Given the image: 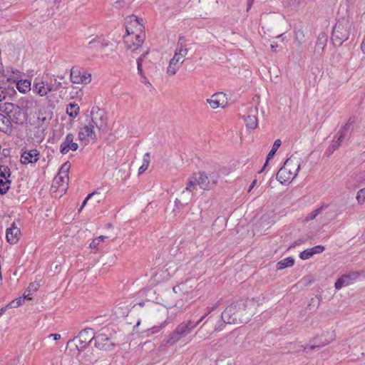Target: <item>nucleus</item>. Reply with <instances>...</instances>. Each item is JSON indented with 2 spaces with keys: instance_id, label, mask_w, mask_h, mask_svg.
<instances>
[{
  "instance_id": "1",
  "label": "nucleus",
  "mask_w": 365,
  "mask_h": 365,
  "mask_svg": "<svg viewBox=\"0 0 365 365\" xmlns=\"http://www.w3.org/2000/svg\"><path fill=\"white\" fill-rule=\"evenodd\" d=\"M256 303L253 299L240 300L226 307L221 317L224 322L228 324L246 323L253 315V309Z\"/></svg>"
},
{
  "instance_id": "2",
  "label": "nucleus",
  "mask_w": 365,
  "mask_h": 365,
  "mask_svg": "<svg viewBox=\"0 0 365 365\" xmlns=\"http://www.w3.org/2000/svg\"><path fill=\"white\" fill-rule=\"evenodd\" d=\"M219 178V174L215 172L195 173L188 178L187 190H197V185L204 190H212L216 187Z\"/></svg>"
},
{
  "instance_id": "3",
  "label": "nucleus",
  "mask_w": 365,
  "mask_h": 365,
  "mask_svg": "<svg viewBox=\"0 0 365 365\" xmlns=\"http://www.w3.org/2000/svg\"><path fill=\"white\" fill-rule=\"evenodd\" d=\"M353 20L349 16L339 18L331 34V41L335 45L341 46L346 41L353 29Z\"/></svg>"
},
{
  "instance_id": "4",
  "label": "nucleus",
  "mask_w": 365,
  "mask_h": 365,
  "mask_svg": "<svg viewBox=\"0 0 365 365\" xmlns=\"http://www.w3.org/2000/svg\"><path fill=\"white\" fill-rule=\"evenodd\" d=\"M143 19H139L135 16H129L126 20V32L128 36L124 37V43L126 44L127 50L132 51H136L144 41L143 34H136L135 36V41L130 43L129 36L133 34L134 31L132 27H138L139 31H142L143 29Z\"/></svg>"
},
{
  "instance_id": "5",
  "label": "nucleus",
  "mask_w": 365,
  "mask_h": 365,
  "mask_svg": "<svg viewBox=\"0 0 365 365\" xmlns=\"http://www.w3.org/2000/svg\"><path fill=\"white\" fill-rule=\"evenodd\" d=\"M300 168L297 158L292 155L286 160L284 165L279 170L277 174V179L282 184L290 182L296 178Z\"/></svg>"
},
{
  "instance_id": "6",
  "label": "nucleus",
  "mask_w": 365,
  "mask_h": 365,
  "mask_svg": "<svg viewBox=\"0 0 365 365\" xmlns=\"http://www.w3.org/2000/svg\"><path fill=\"white\" fill-rule=\"evenodd\" d=\"M196 327V324L190 320L187 322H182L178 324L175 330L170 334V337L166 341L165 344H174L178 342L180 339L187 336L191 331Z\"/></svg>"
},
{
  "instance_id": "7",
  "label": "nucleus",
  "mask_w": 365,
  "mask_h": 365,
  "mask_svg": "<svg viewBox=\"0 0 365 365\" xmlns=\"http://www.w3.org/2000/svg\"><path fill=\"white\" fill-rule=\"evenodd\" d=\"M103 331V329L101 330ZM94 341V346L99 350L109 351L113 349L115 344L111 341L110 337L101 331L93 335L89 342Z\"/></svg>"
},
{
  "instance_id": "8",
  "label": "nucleus",
  "mask_w": 365,
  "mask_h": 365,
  "mask_svg": "<svg viewBox=\"0 0 365 365\" xmlns=\"http://www.w3.org/2000/svg\"><path fill=\"white\" fill-rule=\"evenodd\" d=\"M94 128L101 130L106 126L107 118L105 111L99 108H93L91 112V120L88 121Z\"/></svg>"
},
{
  "instance_id": "9",
  "label": "nucleus",
  "mask_w": 365,
  "mask_h": 365,
  "mask_svg": "<svg viewBox=\"0 0 365 365\" xmlns=\"http://www.w3.org/2000/svg\"><path fill=\"white\" fill-rule=\"evenodd\" d=\"M71 81L73 83L88 84L91 81V75L84 70H81L78 67H73L71 70Z\"/></svg>"
},
{
  "instance_id": "10",
  "label": "nucleus",
  "mask_w": 365,
  "mask_h": 365,
  "mask_svg": "<svg viewBox=\"0 0 365 365\" xmlns=\"http://www.w3.org/2000/svg\"><path fill=\"white\" fill-rule=\"evenodd\" d=\"M11 170L6 165H0V194L4 195L10 188L11 180Z\"/></svg>"
},
{
  "instance_id": "11",
  "label": "nucleus",
  "mask_w": 365,
  "mask_h": 365,
  "mask_svg": "<svg viewBox=\"0 0 365 365\" xmlns=\"http://www.w3.org/2000/svg\"><path fill=\"white\" fill-rule=\"evenodd\" d=\"M361 273L359 271H350L343 274L335 282V288L340 289L344 287L353 284L360 276Z\"/></svg>"
},
{
  "instance_id": "12",
  "label": "nucleus",
  "mask_w": 365,
  "mask_h": 365,
  "mask_svg": "<svg viewBox=\"0 0 365 365\" xmlns=\"http://www.w3.org/2000/svg\"><path fill=\"white\" fill-rule=\"evenodd\" d=\"M96 138L97 135L95 128L89 122L81 128L78 132L79 140L81 141H86V143H88L90 140H96Z\"/></svg>"
},
{
  "instance_id": "13",
  "label": "nucleus",
  "mask_w": 365,
  "mask_h": 365,
  "mask_svg": "<svg viewBox=\"0 0 365 365\" xmlns=\"http://www.w3.org/2000/svg\"><path fill=\"white\" fill-rule=\"evenodd\" d=\"M324 336H325V334H323L319 336H316L310 341V343H311L310 346H302V347H303L304 350H305L308 348L310 349H314L315 348H320L325 345L329 344L331 341H332L335 339V334L333 332L331 333L330 337L329 339H327V338L324 339Z\"/></svg>"
},
{
  "instance_id": "14",
  "label": "nucleus",
  "mask_w": 365,
  "mask_h": 365,
  "mask_svg": "<svg viewBox=\"0 0 365 365\" xmlns=\"http://www.w3.org/2000/svg\"><path fill=\"white\" fill-rule=\"evenodd\" d=\"M93 334V329L88 328L82 330L78 335L73 339L75 341H78V344H76L77 349L81 351L83 349L86 344L90 343L89 340L91 339V335Z\"/></svg>"
},
{
  "instance_id": "15",
  "label": "nucleus",
  "mask_w": 365,
  "mask_h": 365,
  "mask_svg": "<svg viewBox=\"0 0 365 365\" xmlns=\"http://www.w3.org/2000/svg\"><path fill=\"white\" fill-rule=\"evenodd\" d=\"M74 135L72 133H68L66 136L64 140L61 143L60 145V152L62 154H66L68 152L71 150L75 151L78 149V145L76 143L73 142Z\"/></svg>"
},
{
  "instance_id": "16",
  "label": "nucleus",
  "mask_w": 365,
  "mask_h": 365,
  "mask_svg": "<svg viewBox=\"0 0 365 365\" xmlns=\"http://www.w3.org/2000/svg\"><path fill=\"white\" fill-rule=\"evenodd\" d=\"M258 110L257 107H252L247 113V115L244 116V120L246 126L248 128L255 129L257 126V114Z\"/></svg>"
},
{
  "instance_id": "17",
  "label": "nucleus",
  "mask_w": 365,
  "mask_h": 365,
  "mask_svg": "<svg viewBox=\"0 0 365 365\" xmlns=\"http://www.w3.org/2000/svg\"><path fill=\"white\" fill-rule=\"evenodd\" d=\"M210 107L213 109L219 107L224 108L226 104L225 95L222 93H217L213 94L210 98L207 100Z\"/></svg>"
},
{
  "instance_id": "18",
  "label": "nucleus",
  "mask_w": 365,
  "mask_h": 365,
  "mask_svg": "<svg viewBox=\"0 0 365 365\" xmlns=\"http://www.w3.org/2000/svg\"><path fill=\"white\" fill-rule=\"evenodd\" d=\"M40 153L36 150L24 151L21 156V161L23 164L34 163L38 160Z\"/></svg>"
},
{
  "instance_id": "19",
  "label": "nucleus",
  "mask_w": 365,
  "mask_h": 365,
  "mask_svg": "<svg viewBox=\"0 0 365 365\" xmlns=\"http://www.w3.org/2000/svg\"><path fill=\"white\" fill-rule=\"evenodd\" d=\"M20 235V229L13 223L11 227L6 230V238L9 243L14 245L19 240Z\"/></svg>"
},
{
  "instance_id": "20",
  "label": "nucleus",
  "mask_w": 365,
  "mask_h": 365,
  "mask_svg": "<svg viewBox=\"0 0 365 365\" xmlns=\"http://www.w3.org/2000/svg\"><path fill=\"white\" fill-rule=\"evenodd\" d=\"M327 36L324 33H320L317 37V41L314 47V55L317 57H320L324 53V49L327 46Z\"/></svg>"
},
{
  "instance_id": "21",
  "label": "nucleus",
  "mask_w": 365,
  "mask_h": 365,
  "mask_svg": "<svg viewBox=\"0 0 365 365\" xmlns=\"http://www.w3.org/2000/svg\"><path fill=\"white\" fill-rule=\"evenodd\" d=\"M109 44L110 42L108 41H105V39L101 36H96L88 42L86 48L91 50H99L103 49Z\"/></svg>"
},
{
  "instance_id": "22",
  "label": "nucleus",
  "mask_w": 365,
  "mask_h": 365,
  "mask_svg": "<svg viewBox=\"0 0 365 365\" xmlns=\"http://www.w3.org/2000/svg\"><path fill=\"white\" fill-rule=\"evenodd\" d=\"M197 190H187V185L185 187V189L181 192L179 198H177L175 200L176 204H180L181 206H184L187 205L189 202L191 201L192 198V195L195 191Z\"/></svg>"
},
{
  "instance_id": "23",
  "label": "nucleus",
  "mask_w": 365,
  "mask_h": 365,
  "mask_svg": "<svg viewBox=\"0 0 365 365\" xmlns=\"http://www.w3.org/2000/svg\"><path fill=\"white\" fill-rule=\"evenodd\" d=\"M37 106L36 101L34 100L33 97L29 96L22 98L19 101V105L16 106L17 108H21L26 112L29 110L33 109Z\"/></svg>"
},
{
  "instance_id": "24",
  "label": "nucleus",
  "mask_w": 365,
  "mask_h": 365,
  "mask_svg": "<svg viewBox=\"0 0 365 365\" xmlns=\"http://www.w3.org/2000/svg\"><path fill=\"white\" fill-rule=\"evenodd\" d=\"M182 63V61L178 58L177 56H173V57L169 61V64L167 68V73L169 76L175 75Z\"/></svg>"
},
{
  "instance_id": "25",
  "label": "nucleus",
  "mask_w": 365,
  "mask_h": 365,
  "mask_svg": "<svg viewBox=\"0 0 365 365\" xmlns=\"http://www.w3.org/2000/svg\"><path fill=\"white\" fill-rule=\"evenodd\" d=\"M46 88V83L44 81H36V80L34 83L33 91L40 96H46L47 95V91Z\"/></svg>"
},
{
  "instance_id": "26",
  "label": "nucleus",
  "mask_w": 365,
  "mask_h": 365,
  "mask_svg": "<svg viewBox=\"0 0 365 365\" xmlns=\"http://www.w3.org/2000/svg\"><path fill=\"white\" fill-rule=\"evenodd\" d=\"M281 144H282V142H281V140L279 139H277L274 142L272 148L271 150L269 152V153L267 155L266 162H265L264 166L262 167V168L260 170L259 173H262L265 170V168H266L269 160L271 158H273V156L274 155V154L277 152V149L280 147Z\"/></svg>"
},
{
  "instance_id": "27",
  "label": "nucleus",
  "mask_w": 365,
  "mask_h": 365,
  "mask_svg": "<svg viewBox=\"0 0 365 365\" xmlns=\"http://www.w3.org/2000/svg\"><path fill=\"white\" fill-rule=\"evenodd\" d=\"M195 282L192 279L186 280L181 283V292L185 295L190 294L195 287Z\"/></svg>"
},
{
  "instance_id": "28",
  "label": "nucleus",
  "mask_w": 365,
  "mask_h": 365,
  "mask_svg": "<svg viewBox=\"0 0 365 365\" xmlns=\"http://www.w3.org/2000/svg\"><path fill=\"white\" fill-rule=\"evenodd\" d=\"M68 177L64 178L63 175L57 174L53 180V186H56L57 188L62 187V190H65L68 185Z\"/></svg>"
},
{
  "instance_id": "29",
  "label": "nucleus",
  "mask_w": 365,
  "mask_h": 365,
  "mask_svg": "<svg viewBox=\"0 0 365 365\" xmlns=\"http://www.w3.org/2000/svg\"><path fill=\"white\" fill-rule=\"evenodd\" d=\"M16 88L19 92L26 93L31 90V81L29 80H20L16 83Z\"/></svg>"
},
{
  "instance_id": "30",
  "label": "nucleus",
  "mask_w": 365,
  "mask_h": 365,
  "mask_svg": "<svg viewBox=\"0 0 365 365\" xmlns=\"http://www.w3.org/2000/svg\"><path fill=\"white\" fill-rule=\"evenodd\" d=\"M80 108L76 103H69L66 108V113L72 118H75L79 113Z\"/></svg>"
},
{
  "instance_id": "31",
  "label": "nucleus",
  "mask_w": 365,
  "mask_h": 365,
  "mask_svg": "<svg viewBox=\"0 0 365 365\" xmlns=\"http://www.w3.org/2000/svg\"><path fill=\"white\" fill-rule=\"evenodd\" d=\"M187 53L188 49L187 46L180 45V46H176L174 56L184 62V57L186 56Z\"/></svg>"
},
{
  "instance_id": "32",
  "label": "nucleus",
  "mask_w": 365,
  "mask_h": 365,
  "mask_svg": "<svg viewBox=\"0 0 365 365\" xmlns=\"http://www.w3.org/2000/svg\"><path fill=\"white\" fill-rule=\"evenodd\" d=\"M294 264V259L292 257H287V258L278 262L277 264V269H283L286 267H289L293 266Z\"/></svg>"
},
{
  "instance_id": "33",
  "label": "nucleus",
  "mask_w": 365,
  "mask_h": 365,
  "mask_svg": "<svg viewBox=\"0 0 365 365\" xmlns=\"http://www.w3.org/2000/svg\"><path fill=\"white\" fill-rule=\"evenodd\" d=\"M337 135H338L337 140H333L329 148L327 150V151L329 153V154L332 153L334 150L338 149V148L340 146L341 143H342L344 138H345L343 136V134L337 133Z\"/></svg>"
},
{
  "instance_id": "34",
  "label": "nucleus",
  "mask_w": 365,
  "mask_h": 365,
  "mask_svg": "<svg viewBox=\"0 0 365 365\" xmlns=\"http://www.w3.org/2000/svg\"><path fill=\"white\" fill-rule=\"evenodd\" d=\"M327 205H322L321 207L317 208L316 210L312 211L310 213H309L306 217L305 221H310L317 217V215L321 214L324 208H327Z\"/></svg>"
},
{
  "instance_id": "35",
  "label": "nucleus",
  "mask_w": 365,
  "mask_h": 365,
  "mask_svg": "<svg viewBox=\"0 0 365 365\" xmlns=\"http://www.w3.org/2000/svg\"><path fill=\"white\" fill-rule=\"evenodd\" d=\"M38 288V284L37 283H31L23 294L24 299H31V295L35 292Z\"/></svg>"
},
{
  "instance_id": "36",
  "label": "nucleus",
  "mask_w": 365,
  "mask_h": 365,
  "mask_svg": "<svg viewBox=\"0 0 365 365\" xmlns=\"http://www.w3.org/2000/svg\"><path fill=\"white\" fill-rule=\"evenodd\" d=\"M354 123L355 118H349L347 123H346L345 125L339 130L338 134H343V136L345 137L347 135V133L350 129L351 125H353Z\"/></svg>"
},
{
  "instance_id": "37",
  "label": "nucleus",
  "mask_w": 365,
  "mask_h": 365,
  "mask_svg": "<svg viewBox=\"0 0 365 365\" xmlns=\"http://www.w3.org/2000/svg\"><path fill=\"white\" fill-rule=\"evenodd\" d=\"M150 164V153H146L143 156V165L139 168L138 173H143L148 168Z\"/></svg>"
},
{
  "instance_id": "38",
  "label": "nucleus",
  "mask_w": 365,
  "mask_h": 365,
  "mask_svg": "<svg viewBox=\"0 0 365 365\" xmlns=\"http://www.w3.org/2000/svg\"><path fill=\"white\" fill-rule=\"evenodd\" d=\"M148 53H144L137 59V68L139 75L141 77H144V72L143 71V62L144 61L145 57L147 56Z\"/></svg>"
},
{
  "instance_id": "39",
  "label": "nucleus",
  "mask_w": 365,
  "mask_h": 365,
  "mask_svg": "<svg viewBox=\"0 0 365 365\" xmlns=\"http://www.w3.org/2000/svg\"><path fill=\"white\" fill-rule=\"evenodd\" d=\"M10 123H11L9 119L3 114L0 113V130L4 131L9 127Z\"/></svg>"
},
{
  "instance_id": "40",
  "label": "nucleus",
  "mask_w": 365,
  "mask_h": 365,
  "mask_svg": "<svg viewBox=\"0 0 365 365\" xmlns=\"http://www.w3.org/2000/svg\"><path fill=\"white\" fill-rule=\"evenodd\" d=\"M70 168L71 165L68 162L63 163L61 165L58 174H60V175H63L64 178L68 177V171Z\"/></svg>"
},
{
  "instance_id": "41",
  "label": "nucleus",
  "mask_w": 365,
  "mask_h": 365,
  "mask_svg": "<svg viewBox=\"0 0 365 365\" xmlns=\"http://www.w3.org/2000/svg\"><path fill=\"white\" fill-rule=\"evenodd\" d=\"M24 299H24V298L22 299L21 297H19V298L15 299L14 300L11 301L7 305H8L9 308H17L20 305H21L22 302Z\"/></svg>"
},
{
  "instance_id": "42",
  "label": "nucleus",
  "mask_w": 365,
  "mask_h": 365,
  "mask_svg": "<svg viewBox=\"0 0 365 365\" xmlns=\"http://www.w3.org/2000/svg\"><path fill=\"white\" fill-rule=\"evenodd\" d=\"M312 256H313V254H312V251H310V248L307 249L306 250H304L299 255L300 258L304 260L308 259L310 257H312Z\"/></svg>"
},
{
  "instance_id": "43",
  "label": "nucleus",
  "mask_w": 365,
  "mask_h": 365,
  "mask_svg": "<svg viewBox=\"0 0 365 365\" xmlns=\"http://www.w3.org/2000/svg\"><path fill=\"white\" fill-rule=\"evenodd\" d=\"M14 106L13 103H4V105L0 106V110L3 112H11L12 108Z\"/></svg>"
},
{
  "instance_id": "44",
  "label": "nucleus",
  "mask_w": 365,
  "mask_h": 365,
  "mask_svg": "<svg viewBox=\"0 0 365 365\" xmlns=\"http://www.w3.org/2000/svg\"><path fill=\"white\" fill-rule=\"evenodd\" d=\"M325 250V247L322 245H317L312 248H310V251H312L313 255L315 254H320L323 252Z\"/></svg>"
},
{
  "instance_id": "45",
  "label": "nucleus",
  "mask_w": 365,
  "mask_h": 365,
  "mask_svg": "<svg viewBox=\"0 0 365 365\" xmlns=\"http://www.w3.org/2000/svg\"><path fill=\"white\" fill-rule=\"evenodd\" d=\"M356 199L359 201V202H364V200H365V187L363 189H361L357 192Z\"/></svg>"
},
{
  "instance_id": "46",
  "label": "nucleus",
  "mask_w": 365,
  "mask_h": 365,
  "mask_svg": "<svg viewBox=\"0 0 365 365\" xmlns=\"http://www.w3.org/2000/svg\"><path fill=\"white\" fill-rule=\"evenodd\" d=\"M225 324H228L227 322H224L222 319L221 318V320L219 321L218 324L215 326L213 331H219L222 329V327Z\"/></svg>"
},
{
  "instance_id": "47",
  "label": "nucleus",
  "mask_w": 365,
  "mask_h": 365,
  "mask_svg": "<svg viewBox=\"0 0 365 365\" xmlns=\"http://www.w3.org/2000/svg\"><path fill=\"white\" fill-rule=\"evenodd\" d=\"M304 35L303 34V31L301 30H299L296 32V39L299 42L302 43L304 41Z\"/></svg>"
},
{
  "instance_id": "48",
  "label": "nucleus",
  "mask_w": 365,
  "mask_h": 365,
  "mask_svg": "<svg viewBox=\"0 0 365 365\" xmlns=\"http://www.w3.org/2000/svg\"><path fill=\"white\" fill-rule=\"evenodd\" d=\"M53 86V90L55 91H58L62 87V83L59 81H57L56 79H54L53 83H51Z\"/></svg>"
},
{
  "instance_id": "49",
  "label": "nucleus",
  "mask_w": 365,
  "mask_h": 365,
  "mask_svg": "<svg viewBox=\"0 0 365 365\" xmlns=\"http://www.w3.org/2000/svg\"><path fill=\"white\" fill-rule=\"evenodd\" d=\"M101 241L99 239L95 238L92 242L90 244V247L91 249H97L98 245H100Z\"/></svg>"
},
{
  "instance_id": "50",
  "label": "nucleus",
  "mask_w": 365,
  "mask_h": 365,
  "mask_svg": "<svg viewBox=\"0 0 365 365\" xmlns=\"http://www.w3.org/2000/svg\"><path fill=\"white\" fill-rule=\"evenodd\" d=\"M220 302H221V301L220 300V301L217 302L212 307H207L206 309L207 311L205 313L207 314V315L209 314H210L213 310H215L220 304Z\"/></svg>"
},
{
  "instance_id": "51",
  "label": "nucleus",
  "mask_w": 365,
  "mask_h": 365,
  "mask_svg": "<svg viewBox=\"0 0 365 365\" xmlns=\"http://www.w3.org/2000/svg\"><path fill=\"white\" fill-rule=\"evenodd\" d=\"M185 42H186L185 37L183 36H180L179 37V38H178V41L177 43V46H180V45H181V46H186Z\"/></svg>"
},
{
  "instance_id": "52",
  "label": "nucleus",
  "mask_w": 365,
  "mask_h": 365,
  "mask_svg": "<svg viewBox=\"0 0 365 365\" xmlns=\"http://www.w3.org/2000/svg\"><path fill=\"white\" fill-rule=\"evenodd\" d=\"M7 92L4 88L0 87V101L5 99Z\"/></svg>"
},
{
  "instance_id": "53",
  "label": "nucleus",
  "mask_w": 365,
  "mask_h": 365,
  "mask_svg": "<svg viewBox=\"0 0 365 365\" xmlns=\"http://www.w3.org/2000/svg\"><path fill=\"white\" fill-rule=\"evenodd\" d=\"M94 192H92L91 194H89L86 197V199L83 200L82 205H81V208L79 209V212L83 209V207L86 205L88 200L93 196L94 195Z\"/></svg>"
},
{
  "instance_id": "54",
  "label": "nucleus",
  "mask_w": 365,
  "mask_h": 365,
  "mask_svg": "<svg viewBox=\"0 0 365 365\" xmlns=\"http://www.w3.org/2000/svg\"><path fill=\"white\" fill-rule=\"evenodd\" d=\"M315 302H317V306H316V309L318 308L319 305V300L317 299V298H312L311 300H310V302L309 304V307H311L312 304H314ZM312 308H310L311 309Z\"/></svg>"
},
{
  "instance_id": "55",
  "label": "nucleus",
  "mask_w": 365,
  "mask_h": 365,
  "mask_svg": "<svg viewBox=\"0 0 365 365\" xmlns=\"http://www.w3.org/2000/svg\"><path fill=\"white\" fill-rule=\"evenodd\" d=\"M205 324L202 325L199 329L198 331L195 333V335H198L200 336V337L201 338H205V334H202V330H203V328L205 327Z\"/></svg>"
},
{
  "instance_id": "56",
  "label": "nucleus",
  "mask_w": 365,
  "mask_h": 365,
  "mask_svg": "<svg viewBox=\"0 0 365 365\" xmlns=\"http://www.w3.org/2000/svg\"><path fill=\"white\" fill-rule=\"evenodd\" d=\"M173 290L175 293L181 292V283L173 287Z\"/></svg>"
},
{
  "instance_id": "57",
  "label": "nucleus",
  "mask_w": 365,
  "mask_h": 365,
  "mask_svg": "<svg viewBox=\"0 0 365 365\" xmlns=\"http://www.w3.org/2000/svg\"><path fill=\"white\" fill-rule=\"evenodd\" d=\"M46 91H47V94L49 92L55 91L54 90H53V86H52L51 83H46Z\"/></svg>"
},
{
  "instance_id": "58",
  "label": "nucleus",
  "mask_w": 365,
  "mask_h": 365,
  "mask_svg": "<svg viewBox=\"0 0 365 365\" xmlns=\"http://www.w3.org/2000/svg\"><path fill=\"white\" fill-rule=\"evenodd\" d=\"M48 337H53L54 340H58L61 339V335L59 334H51Z\"/></svg>"
},
{
  "instance_id": "59",
  "label": "nucleus",
  "mask_w": 365,
  "mask_h": 365,
  "mask_svg": "<svg viewBox=\"0 0 365 365\" xmlns=\"http://www.w3.org/2000/svg\"><path fill=\"white\" fill-rule=\"evenodd\" d=\"M254 1L255 0H247V11H249L251 9V7L254 3Z\"/></svg>"
},
{
  "instance_id": "60",
  "label": "nucleus",
  "mask_w": 365,
  "mask_h": 365,
  "mask_svg": "<svg viewBox=\"0 0 365 365\" xmlns=\"http://www.w3.org/2000/svg\"><path fill=\"white\" fill-rule=\"evenodd\" d=\"M207 316V314L205 313V314L201 317V318L197 321L196 322H193V324H196V327Z\"/></svg>"
},
{
  "instance_id": "61",
  "label": "nucleus",
  "mask_w": 365,
  "mask_h": 365,
  "mask_svg": "<svg viewBox=\"0 0 365 365\" xmlns=\"http://www.w3.org/2000/svg\"><path fill=\"white\" fill-rule=\"evenodd\" d=\"M143 78V81L142 82L147 85V86H151V84L150 83V82L148 81V78L144 76V77H142Z\"/></svg>"
},
{
  "instance_id": "62",
  "label": "nucleus",
  "mask_w": 365,
  "mask_h": 365,
  "mask_svg": "<svg viewBox=\"0 0 365 365\" xmlns=\"http://www.w3.org/2000/svg\"><path fill=\"white\" fill-rule=\"evenodd\" d=\"M257 183V180H254L253 182L251 183V185L249 187L248 192H250L252 189L255 186Z\"/></svg>"
},
{
  "instance_id": "63",
  "label": "nucleus",
  "mask_w": 365,
  "mask_h": 365,
  "mask_svg": "<svg viewBox=\"0 0 365 365\" xmlns=\"http://www.w3.org/2000/svg\"><path fill=\"white\" fill-rule=\"evenodd\" d=\"M9 308L8 305H6L5 307L0 309V317L6 311V309Z\"/></svg>"
},
{
  "instance_id": "64",
  "label": "nucleus",
  "mask_w": 365,
  "mask_h": 365,
  "mask_svg": "<svg viewBox=\"0 0 365 365\" xmlns=\"http://www.w3.org/2000/svg\"><path fill=\"white\" fill-rule=\"evenodd\" d=\"M97 239H99L101 242H103L104 240V239L107 238V237L106 236H103V235H101L98 237H96Z\"/></svg>"
}]
</instances>
